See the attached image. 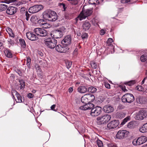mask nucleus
I'll return each instance as SVG.
<instances>
[{
  "label": "nucleus",
  "mask_w": 147,
  "mask_h": 147,
  "mask_svg": "<svg viewBox=\"0 0 147 147\" xmlns=\"http://www.w3.org/2000/svg\"><path fill=\"white\" fill-rule=\"evenodd\" d=\"M26 36L29 40L34 41L38 39V37L32 32H28L26 33Z\"/></svg>",
  "instance_id": "nucleus-15"
},
{
  "label": "nucleus",
  "mask_w": 147,
  "mask_h": 147,
  "mask_svg": "<svg viewBox=\"0 0 147 147\" xmlns=\"http://www.w3.org/2000/svg\"><path fill=\"white\" fill-rule=\"evenodd\" d=\"M80 109L83 110H91L90 115L92 117L98 116L101 113L102 111L101 107L98 106L94 107V105L92 103L80 106Z\"/></svg>",
  "instance_id": "nucleus-1"
},
{
  "label": "nucleus",
  "mask_w": 147,
  "mask_h": 147,
  "mask_svg": "<svg viewBox=\"0 0 147 147\" xmlns=\"http://www.w3.org/2000/svg\"><path fill=\"white\" fill-rule=\"evenodd\" d=\"M50 35L54 38H60L63 36V32L60 30H57L54 31L52 33H51Z\"/></svg>",
  "instance_id": "nucleus-11"
},
{
  "label": "nucleus",
  "mask_w": 147,
  "mask_h": 147,
  "mask_svg": "<svg viewBox=\"0 0 147 147\" xmlns=\"http://www.w3.org/2000/svg\"><path fill=\"white\" fill-rule=\"evenodd\" d=\"M132 143L133 144L134 146L140 145L138 139H134Z\"/></svg>",
  "instance_id": "nucleus-42"
},
{
  "label": "nucleus",
  "mask_w": 147,
  "mask_h": 147,
  "mask_svg": "<svg viewBox=\"0 0 147 147\" xmlns=\"http://www.w3.org/2000/svg\"><path fill=\"white\" fill-rule=\"evenodd\" d=\"M130 116H127L125 118L122 122L121 124V125H124L126 123L127 121L130 120Z\"/></svg>",
  "instance_id": "nucleus-34"
},
{
  "label": "nucleus",
  "mask_w": 147,
  "mask_h": 147,
  "mask_svg": "<svg viewBox=\"0 0 147 147\" xmlns=\"http://www.w3.org/2000/svg\"><path fill=\"white\" fill-rule=\"evenodd\" d=\"M146 78H147V77L143 79V80L141 82V84L142 85L144 84V83L145 81L146 80Z\"/></svg>",
  "instance_id": "nucleus-64"
},
{
  "label": "nucleus",
  "mask_w": 147,
  "mask_h": 147,
  "mask_svg": "<svg viewBox=\"0 0 147 147\" xmlns=\"http://www.w3.org/2000/svg\"><path fill=\"white\" fill-rule=\"evenodd\" d=\"M119 123L117 120H114L108 124L107 127L109 129L116 128L119 124Z\"/></svg>",
  "instance_id": "nucleus-12"
},
{
  "label": "nucleus",
  "mask_w": 147,
  "mask_h": 147,
  "mask_svg": "<svg viewBox=\"0 0 147 147\" xmlns=\"http://www.w3.org/2000/svg\"><path fill=\"white\" fill-rule=\"evenodd\" d=\"M38 20V17L34 16H32L30 19L31 21L35 24H37Z\"/></svg>",
  "instance_id": "nucleus-25"
},
{
  "label": "nucleus",
  "mask_w": 147,
  "mask_h": 147,
  "mask_svg": "<svg viewBox=\"0 0 147 147\" xmlns=\"http://www.w3.org/2000/svg\"><path fill=\"white\" fill-rule=\"evenodd\" d=\"M73 91V88L72 87H70L69 88L68 91L69 93H71Z\"/></svg>",
  "instance_id": "nucleus-62"
},
{
  "label": "nucleus",
  "mask_w": 147,
  "mask_h": 147,
  "mask_svg": "<svg viewBox=\"0 0 147 147\" xmlns=\"http://www.w3.org/2000/svg\"><path fill=\"white\" fill-rule=\"evenodd\" d=\"M44 42L48 47L53 49L56 47L57 41L55 39H52L49 40H44Z\"/></svg>",
  "instance_id": "nucleus-7"
},
{
  "label": "nucleus",
  "mask_w": 147,
  "mask_h": 147,
  "mask_svg": "<svg viewBox=\"0 0 147 147\" xmlns=\"http://www.w3.org/2000/svg\"><path fill=\"white\" fill-rule=\"evenodd\" d=\"M88 90L89 92H90L91 93H94L96 92L97 89L96 88L92 86L89 88H88Z\"/></svg>",
  "instance_id": "nucleus-29"
},
{
  "label": "nucleus",
  "mask_w": 147,
  "mask_h": 147,
  "mask_svg": "<svg viewBox=\"0 0 147 147\" xmlns=\"http://www.w3.org/2000/svg\"><path fill=\"white\" fill-rule=\"evenodd\" d=\"M31 59L29 57H28L26 59V65L28 67H30L31 62Z\"/></svg>",
  "instance_id": "nucleus-44"
},
{
  "label": "nucleus",
  "mask_w": 147,
  "mask_h": 147,
  "mask_svg": "<svg viewBox=\"0 0 147 147\" xmlns=\"http://www.w3.org/2000/svg\"><path fill=\"white\" fill-rule=\"evenodd\" d=\"M20 12L22 14H26L28 13L26 9L24 7H22L20 9Z\"/></svg>",
  "instance_id": "nucleus-41"
},
{
  "label": "nucleus",
  "mask_w": 147,
  "mask_h": 147,
  "mask_svg": "<svg viewBox=\"0 0 147 147\" xmlns=\"http://www.w3.org/2000/svg\"><path fill=\"white\" fill-rule=\"evenodd\" d=\"M34 96V95L31 93H29L28 94V97L29 98H32Z\"/></svg>",
  "instance_id": "nucleus-57"
},
{
  "label": "nucleus",
  "mask_w": 147,
  "mask_h": 147,
  "mask_svg": "<svg viewBox=\"0 0 147 147\" xmlns=\"http://www.w3.org/2000/svg\"><path fill=\"white\" fill-rule=\"evenodd\" d=\"M43 7V6L42 5H36L30 7L28 9V11L30 13H35L42 9Z\"/></svg>",
  "instance_id": "nucleus-9"
},
{
  "label": "nucleus",
  "mask_w": 147,
  "mask_h": 147,
  "mask_svg": "<svg viewBox=\"0 0 147 147\" xmlns=\"http://www.w3.org/2000/svg\"><path fill=\"white\" fill-rule=\"evenodd\" d=\"M34 31L37 35L41 37L47 36L48 35L47 31L43 28H36L34 29Z\"/></svg>",
  "instance_id": "nucleus-6"
},
{
  "label": "nucleus",
  "mask_w": 147,
  "mask_h": 147,
  "mask_svg": "<svg viewBox=\"0 0 147 147\" xmlns=\"http://www.w3.org/2000/svg\"><path fill=\"white\" fill-rule=\"evenodd\" d=\"M146 55H143L141 57L140 60L141 61L144 62L146 60Z\"/></svg>",
  "instance_id": "nucleus-43"
},
{
  "label": "nucleus",
  "mask_w": 147,
  "mask_h": 147,
  "mask_svg": "<svg viewBox=\"0 0 147 147\" xmlns=\"http://www.w3.org/2000/svg\"><path fill=\"white\" fill-rule=\"evenodd\" d=\"M136 89L140 91H143L144 89L143 87L141 86H138L136 87Z\"/></svg>",
  "instance_id": "nucleus-47"
},
{
  "label": "nucleus",
  "mask_w": 147,
  "mask_h": 147,
  "mask_svg": "<svg viewBox=\"0 0 147 147\" xmlns=\"http://www.w3.org/2000/svg\"><path fill=\"white\" fill-rule=\"evenodd\" d=\"M138 139L140 145L145 142L147 140V138L144 136H141Z\"/></svg>",
  "instance_id": "nucleus-21"
},
{
  "label": "nucleus",
  "mask_w": 147,
  "mask_h": 147,
  "mask_svg": "<svg viewBox=\"0 0 147 147\" xmlns=\"http://www.w3.org/2000/svg\"><path fill=\"white\" fill-rule=\"evenodd\" d=\"M130 0H121V3H127L130 1Z\"/></svg>",
  "instance_id": "nucleus-56"
},
{
  "label": "nucleus",
  "mask_w": 147,
  "mask_h": 147,
  "mask_svg": "<svg viewBox=\"0 0 147 147\" xmlns=\"http://www.w3.org/2000/svg\"><path fill=\"white\" fill-rule=\"evenodd\" d=\"M51 11L50 10H47L44 11L42 14L43 18L48 20Z\"/></svg>",
  "instance_id": "nucleus-19"
},
{
  "label": "nucleus",
  "mask_w": 147,
  "mask_h": 147,
  "mask_svg": "<svg viewBox=\"0 0 147 147\" xmlns=\"http://www.w3.org/2000/svg\"><path fill=\"white\" fill-rule=\"evenodd\" d=\"M90 65L94 69H96L97 67V63L94 61H92L90 62Z\"/></svg>",
  "instance_id": "nucleus-37"
},
{
  "label": "nucleus",
  "mask_w": 147,
  "mask_h": 147,
  "mask_svg": "<svg viewBox=\"0 0 147 147\" xmlns=\"http://www.w3.org/2000/svg\"><path fill=\"white\" fill-rule=\"evenodd\" d=\"M113 42V40L112 38H109L108 39L107 41V43H111Z\"/></svg>",
  "instance_id": "nucleus-58"
},
{
  "label": "nucleus",
  "mask_w": 147,
  "mask_h": 147,
  "mask_svg": "<svg viewBox=\"0 0 147 147\" xmlns=\"http://www.w3.org/2000/svg\"><path fill=\"white\" fill-rule=\"evenodd\" d=\"M56 107V105H52L51 106V109L55 111H57V109H54L55 108V107Z\"/></svg>",
  "instance_id": "nucleus-51"
},
{
  "label": "nucleus",
  "mask_w": 147,
  "mask_h": 147,
  "mask_svg": "<svg viewBox=\"0 0 147 147\" xmlns=\"http://www.w3.org/2000/svg\"><path fill=\"white\" fill-rule=\"evenodd\" d=\"M97 2L98 4H100L101 3L103 2V0H97Z\"/></svg>",
  "instance_id": "nucleus-63"
},
{
  "label": "nucleus",
  "mask_w": 147,
  "mask_h": 147,
  "mask_svg": "<svg viewBox=\"0 0 147 147\" xmlns=\"http://www.w3.org/2000/svg\"><path fill=\"white\" fill-rule=\"evenodd\" d=\"M97 0H89V3L90 4H95L96 2H97Z\"/></svg>",
  "instance_id": "nucleus-49"
},
{
  "label": "nucleus",
  "mask_w": 147,
  "mask_h": 147,
  "mask_svg": "<svg viewBox=\"0 0 147 147\" xmlns=\"http://www.w3.org/2000/svg\"><path fill=\"white\" fill-rule=\"evenodd\" d=\"M81 37L83 39L87 38L88 37V34L86 33H84L82 34Z\"/></svg>",
  "instance_id": "nucleus-48"
},
{
  "label": "nucleus",
  "mask_w": 147,
  "mask_h": 147,
  "mask_svg": "<svg viewBox=\"0 0 147 147\" xmlns=\"http://www.w3.org/2000/svg\"><path fill=\"white\" fill-rule=\"evenodd\" d=\"M26 17V20L27 21H28L29 20V14L28 13L27 14H25Z\"/></svg>",
  "instance_id": "nucleus-61"
},
{
  "label": "nucleus",
  "mask_w": 147,
  "mask_h": 147,
  "mask_svg": "<svg viewBox=\"0 0 147 147\" xmlns=\"http://www.w3.org/2000/svg\"><path fill=\"white\" fill-rule=\"evenodd\" d=\"M88 99H87V97L86 94H85L81 98V101L82 102L85 104V105L89 104L88 103Z\"/></svg>",
  "instance_id": "nucleus-24"
},
{
  "label": "nucleus",
  "mask_w": 147,
  "mask_h": 147,
  "mask_svg": "<svg viewBox=\"0 0 147 147\" xmlns=\"http://www.w3.org/2000/svg\"><path fill=\"white\" fill-rule=\"evenodd\" d=\"M69 1H72V3L73 4H74V5L77 4L78 1V0H68Z\"/></svg>",
  "instance_id": "nucleus-54"
},
{
  "label": "nucleus",
  "mask_w": 147,
  "mask_h": 147,
  "mask_svg": "<svg viewBox=\"0 0 147 147\" xmlns=\"http://www.w3.org/2000/svg\"><path fill=\"white\" fill-rule=\"evenodd\" d=\"M140 131L142 133H144L147 132V129L144 125L139 129Z\"/></svg>",
  "instance_id": "nucleus-35"
},
{
  "label": "nucleus",
  "mask_w": 147,
  "mask_h": 147,
  "mask_svg": "<svg viewBox=\"0 0 147 147\" xmlns=\"http://www.w3.org/2000/svg\"><path fill=\"white\" fill-rule=\"evenodd\" d=\"M60 6L61 7H62L64 9V11L65 10L66 7H65V4H64L63 3H60Z\"/></svg>",
  "instance_id": "nucleus-55"
},
{
  "label": "nucleus",
  "mask_w": 147,
  "mask_h": 147,
  "mask_svg": "<svg viewBox=\"0 0 147 147\" xmlns=\"http://www.w3.org/2000/svg\"><path fill=\"white\" fill-rule=\"evenodd\" d=\"M35 67L37 72L39 74H41V71L40 66L38 64H36L35 65Z\"/></svg>",
  "instance_id": "nucleus-40"
},
{
  "label": "nucleus",
  "mask_w": 147,
  "mask_h": 147,
  "mask_svg": "<svg viewBox=\"0 0 147 147\" xmlns=\"http://www.w3.org/2000/svg\"><path fill=\"white\" fill-rule=\"evenodd\" d=\"M125 115V114L123 112L118 113L116 115L117 118L121 119L124 117Z\"/></svg>",
  "instance_id": "nucleus-28"
},
{
  "label": "nucleus",
  "mask_w": 147,
  "mask_h": 147,
  "mask_svg": "<svg viewBox=\"0 0 147 147\" xmlns=\"http://www.w3.org/2000/svg\"><path fill=\"white\" fill-rule=\"evenodd\" d=\"M88 99V102H92L94 101L95 99L94 96L92 94H86Z\"/></svg>",
  "instance_id": "nucleus-23"
},
{
  "label": "nucleus",
  "mask_w": 147,
  "mask_h": 147,
  "mask_svg": "<svg viewBox=\"0 0 147 147\" xmlns=\"http://www.w3.org/2000/svg\"><path fill=\"white\" fill-rule=\"evenodd\" d=\"M51 27V25H50L49 23H46L45 22L43 25L42 26L43 28L46 29L49 28Z\"/></svg>",
  "instance_id": "nucleus-39"
},
{
  "label": "nucleus",
  "mask_w": 147,
  "mask_h": 147,
  "mask_svg": "<svg viewBox=\"0 0 147 147\" xmlns=\"http://www.w3.org/2000/svg\"><path fill=\"white\" fill-rule=\"evenodd\" d=\"M45 22V21L43 19H38L37 24L42 27Z\"/></svg>",
  "instance_id": "nucleus-36"
},
{
  "label": "nucleus",
  "mask_w": 147,
  "mask_h": 147,
  "mask_svg": "<svg viewBox=\"0 0 147 147\" xmlns=\"http://www.w3.org/2000/svg\"><path fill=\"white\" fill-rule=\"evenodd\" d=\"M136 82L135 80H131L130 81L126 82L124 84L126 85H128L131 86H133L134 84L136 83Z\"/></svg>",
  "instance_id": "nucleus-30"
},
{
  "label": "nucleus",
  "mask_w": 147,
  "mask_h": 147,
  "mask_svg": "<svg viewBox=\"0 0 147 147\" xmlns=\"http://www.w3.org/2000/svg\"><path fill=\"white\" fill-rule=\"evenodd\" d=\"M111 117L108 114H105L103 116L98 117L96 119L99 124H104L108 122L110 119Z\"/></svg>",
  "instance_id": "nucleus-2"
},
{
  "label": "nucleus",
  "mask_w": 147,
  "mask_h": 147,
  "mask_svg": "<svg viewBox=\"0 0 147 147\" xmlns=\"http://www.w3.org/2000/svg\"><path fill=\"white\" fill-rule=\"evenodd\" d=\"M103 109L104 112L107 113L112 112L114 110L113 107L109 105H105Z\"/></svg>",
  "instance_id": "nucleus-18"
},
{
  "label": "nucleus",
  "mask_w": 147,
  "mask_h": 147,
  "mask_svg": "<svg viewBox=\"0 0 147 147\" xmlns=\"http://www.w3.org/2000/svg\"><path fill=\"white\" fill-rule=\"evenodd\" d=\"M128 134V131L126 130H120L118 132L116 137L117 139H122L124 137H127Z\"/></svg>",
  "instance_id": "nucleus-10"
},
{
  "label": "nucleus",
  "mask_w": 147,
  "mask_h": 147,
  "mask_svg": "<svg viewBox=\"0 0 147 147\" xmlns=\"http://www.w3.org/2000/svg\"><path fill=\"white\" fill-rule=\"evenodd\" d=\"M135 100L133 95L130 93H127L124 95L122 97L121 100L123 102L131 103Z\"/></svg>",
  "instance_id": "nucleus-3"
},
{
  "label": "nucleus",
  "mask_w": 147,
  "mask_h": 147,
  "mask_svg": "<svg viewBox=\"0 0 147 147\" xmlns=\"http://www.w3.org/2000/svg\"><path fill=\"white\" fill-rule=\"evenodd\" d=\"M7 6L4 4H0V11H2L7 9Z\"/></svg>",
  "instance_id": "nucleus-33"
},
{
  "label": "nucleus",
  "mask_w": 147,
  "mask_h": 147,
  "mask_svg": "<svg viewBox=\"0 0 147 147\" xmlns=\"http://www.w3.org/2000/svg\"><path fill=\"white\" fill-rule=\"evenodd\" d=\"M8 34L9 35V36L11 38H14L15 37V35L13 33V31L9 33Z\"/></svg>",
  "instance_id": "nucleus-50"
},
{
  "label": "nucleus",
  "mask_w": 147,
  "mask_h": 147,
  "mask_svg": "<svg viewBox=\"0 0 147 147\" xmlns=\"http://www.w3.org/2000/svg\"><path fill=\"white\" fill-rule=\"evenodd\" d=\"M17 8L16 7L11 6L7 7L6 13L8 15H12L15 14Z\"/></svg>",
  "instance_id": "nucleus-13"
},
{
  "label": "nucleus",
  "mask_w": 147,
  "mask_h": 147,
  "mask_svg": "<svg viewBox=\"0 0 147 147\" xmlns=\"http://www.w3.org/2000/svg\"><path fill=\"white\" fill-rule=\"evenodd\" d=\"M58 18L56 13L54 11H51L48 20L50 21H55Z\"/></svg>",
  "instance_id": "nucleus-17"
},
{
  "label": "nucleus",
  "mask_w": 147,
  "mask_h": 147,
  "mask_svg": "<svg viewBox=\"0 0 147 147\" xmlns=\"http://www.w3.org/2000/svg\"><path fill=\"white\" fill-rule=\"evenodd\" d=\"M105 87L108 89L110 88V85L107 82H105Z\"/></svg>",
  "instance_id": "nucleus-52"
},
{
  "label": "nucleus",
  "mask_w": 147,
  "mask_h": 147,
  "mask_svg": "<svg viewBox=\"0 0 147 147\" xmlns=\"http://www.w3.org/2000/svg\"><path fill=\"white\" fill-rule=\"evenodd\" d=\"M136 122L135 121H131L129 122L127 124V127L129 128H133L135 126Z\"/></svg>",
  "instance_id": "nucleus-27"
},
{
  "label": "nucleus",
  "mask_w": 147,
  "mask_h": 147,
  "mask_svg": "<svg viewBox=\"0 0 147 147\" xmlns=\"http://www.w3.org/2000/svg\"><path fill=\"white\" fill-rule=\"evenodd\" d=\"M105 31L103 30L102 29L100 30V34L101 35H103L105 34Z\"/></svg>",
  "instance_id": "nucleus-60"
},
{
  "label": "nucleus",
  "mask_w": 147,
  "mask_h": 147,
  "mask_svg": "<svg viewBox=\"0 0 147 147\" xmlns=\"http://www.w3.org/2000/svg\"><path fill=\"white\" fill-rule=\"evenodd\" d=\"M7 41L8 42V45L9 47H10L11 46H13L15 43L14 40H12L10 38H8Z\"/></svg>",
  "instance_id": "nucleus-31"
},
{
  "label": "nucleus",
  "mask_w": 147,
  "mask_h": 147,
  "mask_svg": "<svg viewBox=\"0 0 147 147\" xmlns=\"http://www.w3.org/2000/svg\"><path fill=\"white\" fill-rule=\"evenodd\" d=\"M78 91L80 93H84L87 91V88L84 86H79L77 89Z\"/></svg>",
  "instance_id": "nucleus-20"
},
{
  "label": "nucleus",
  "mask_w": 147,
  "mask_h": 147,
  "mask_svg": "<svg viewBox=\"0 0 147 147\" xmlns=\"http://www.w3.org/2000/svg\"><path fill=\"white\" fill-rule=\"evenodd\" d=\"M4 53L7 57L9 58L12 57L13 55L11 51L9 50H6L5 51Z\"/></svg>",
  "instance_id": "nucleus-26"
},
{
  "label": "nucleus",
  "mask_w": 147,
  "mask_h": 147,
  "mask_svg": "<svg viewBox=\"0 0 147 147\" xmlns=\"http://www.w3.org/2000/svg\"><path fill=\"white\" fill-rule=\"evenodd\" d=\"M92 10L89 9H87L85 11L82 9V12L80 13L78 18L80 20H82L85 19L88 16H90L92 14Z\"/></svg>",
  "instance_id": "nucleus-8"
},
{
  "label": "nucleus",
  "mask_w": 147,
  "mask_h": 147,
  "mask_svg": "<svg viewBox=\"0 0 147 147\" xmlns=\"http://www.w3.org/2000/svg\"><path fill=\"white\" fill-rule=\"evenodd\" d=\"M6 30L8 34L13 31L11 29L9 28H6Z\"/></svg>",
  "instance_id": "nucleus-53"
},
{
  "label": "nucleus",
  "mask_w": 147,
  "mask_h": 147,
  "mask_svg": "<svg viewBox=\"0 0 147 147\" xmlns=\"http://www.w3.org/2000/svg\"><path fill=\"white\" fill-rule=\"evenodd\" d=\"M19 42L22 48H24L26 47V44L24 40L23 39H20L19 40Z\"/></svg>",
  "instance_id": "nucleus-32"
},
{
  "label": "nucleus",
  "mask_w": 147,
  "mask_h": 147,
  "mask_svg": "<svg viewBox=\"0 0 147 147\" xmlns=\"http://www.w3.org/2000/svg\"><path fill=\"white\" fill-rule=\"evenodd\" d=\"M137 101L140 104H142L143 102V100L142 98L140 96H139L136 99Z\"/></svg>",
  "instance_id": "nucleus-46"
},
{
  "label": "nucleus",
  "mask_w": 147,
  "mask_h": 147,
  "mask_svg": "<svg viewBox=\"0 0 147 147\" xmlns=\"http://www.w3.org/2000/svg\"><path fill=\"white\" fill-rule=\"evenodd\" d=\"M147 116V111L144 110H140L138 112L135 118L138 120H142Z\"/></svg>",
  "instance_id": "nucleus-5"
},
{
  "label": "nucleus",
  "mask_w": 147,
  "mask_h": 147,
  "mask_svg": "<svg viewBox=\"0 0 147 147\" xmlns=\"http://www.w3.org/2000/svg\"><path fill=\"white\" fill-rule=\"evenodd\" d=\"M12 94L13 96V98H14V95L16 96L17 98V101H16L17 102H22V96L20 94L15 90H12L11 91Z\"/></svg>",
  "instance_id": "nucleus-16"
},
{
  "label": "nucleus",
  "mask_w": 147,
  "mask_h": 147,
  "mask_svg": "<svg viewBox=\"0 0 147 147\" xmlns=\"http://www.w3.org/2000/svg\"><path fill=\"white\" fill-rule=\"evenodd\" d=\"M55 49L57 51L61 53H65L69 51L68 47L67 46L64 44H62L61 42V44H59L56 46Z\"/></svg>",
  "instance_id": "nucleus-4"
},
{
  "label": "nucleus",
  "mask_w": 147,
  "mask_h": 147,
  "mask_svg": "<svg viewBox=\"0 0 147 147\" xmlns=\"http://www.w3.org/2000/svg\"><path fill=\"white\" fill-rule=\"evenodd\" d=\"M72 40L71 36L70 35H68L65 36L64 39L62 40L61 43L64 44L67 46L70 44Z\"/></svg>",
  "instance_id": "nucleus-14"
},
{
  "label": "nucleus",
  "mask_w": 147,
  "mask_h": 147,
  "mask_svg": "<svg viewBox=\"0 0 147 147\" xmlns=\"http://www.w3.org/2000/svg\"><path fill=\"white\" fill-rule=\"evenodd\" d=\"M98 147H103V145L102 141L99 140L96 141Z\"/></svg>",
  "instance_id": "nucleus-45"
},
{
  "label": "nucleus",
  "mask_w": 147,
  "mask_h": 147,
  "mask_svg": "<svg viewBox=\"0 0 147 147\" xmlns=\"http://www.w3.org/2000/svg\"><path fill=\"white\" fill-rule=\"evenodd\" d=\"M107 146L108 147H117L115 145L112 144H108Z\"/></svg>",
  "instance_id": "nucleus-59"
},
{
  "label": "nucleus",
  "mask_w": 147,
  "mask_h": 147,
  "mask_svg": "<svg viewBox=\"0 0 147 147\" xmlns=\"http://www.w3.org/2000/svg\"><path fill=\"white\" fill-rule=\"evenodd\" d=\"M20 83V89H21L24 88L25 86V83L24 81L22 80H20L19 81Z\"/></svg>",
  "instance_id": "nucleus-38"
},
{
  "label": "nucleus",
  "mask_w": 147,
  "mask_h": 147,
  "mask_svg": "<svg viewBox=\"0 0 147 147\" xmlns=\"http://www.w3.org/2000/svg\"><path fill=\"white\" fill-rule=\"evenodd\" d=\"M90 26V24L88 22H84L82 25L83 29L85 31L88 30Z\"/></svg>",
  "instance_id": "nucleus-22"
}]
</instances>
